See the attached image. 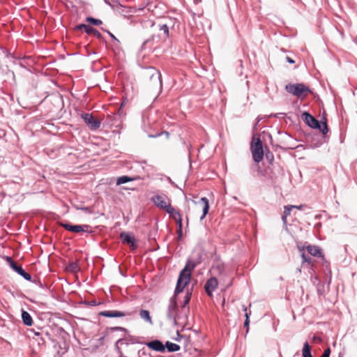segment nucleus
Wrapping results in <instances>:
<instances>
[{"label": "nucleus", "mask_w": 357, "mask_h": 357, "mask_svg": "<svg viewBox=\"0 0 357 357\" xmlns=\"http://www.w3.org/2000/svg\"><path fill=\"white\" fill-rule=\"evenodd\" d=\"M81 117L91 130H96L100 128L101 124L100 121L98 119H95L92 114L82 113Z\"/></svg>", "instance_id": "423d86ee"}, {"label": "nucleus", "mask_w": 357, "mask_h": 357, "mask_svg": "<svg viewBox=\"0 0 357 357\" xmlns=\"http://www.w3.org/2000/svg\"><path fill=\"white\" fill-rule=\"evenodd\" d=\"M38 284L41 288H43V284L40 281L38 282Z\"/></svg>", "instance_id": "a19ab883"}, {"label": "nucleus", "mask_w": 357, "mask_h": 357, "mask_svg": "<svg viewBox=\"0 0 357 357\" xmlns=\"http://www.w3.org/2000/svg\"><path fill=\"white\" fill-rule=\"evenodd\" d=\"M175 221L176 222L178 229H180V230H181L182 229V218H180Z\"/></svg>", "instance_id": "f704fd0d"}, {"label": "nucleus", "mask_w": 357, "mask_h": 357, "mask_svg": "<svg viewBox=\"0 0 357 357\" xmlns=\"http://www.w3.org/2000/svg\"><path fill=\"white\" fill-rule=\"evenodd\" d=\"M250 151L252 155L253 160L255 162L258 163L263 160L264 155L263 144L259 137L252 138L250 145Z\"/></svg>", "instance_id": "20e7f679"}, {"label": "nucleus", "mask_w": 357, "mask_h": 357, "mask_svg": "<svg viewBox=\"0 0 357 357\" xmlns=\"http://www.w3.org/2000/svg\"><path fill=\"white\" fill-rule=\"evenodd\" d=\"M243 310L245 311V317L244 326L247 328V333H248V329H249L250 319H249V314L247 312V307H245V305H243Z\"/></svg>", "instance_id": "cd10ccee"}, {"label": "nucleus", "mask_w": 357, "mask_h": 357, "mask_svg": "<svg viewBox=\"0 0 357 357\" xmlns=\"http://www.w3.org/2000/svg\"><path fill=\"white\" fill-rule=\"evenodd\" d=\"M75 29L76 30L84 29V31L87 34L93 33L97 38H99V39L102 38L101 33L97 29H96L95 28H93L89 25H86L85 24H80L77 25L75 26Z\"/></svg>", "instance_id": "f8f14e48"}, {"label": "nucleus", "mask_w": 357, "mask_h": 357, "mask_svg": "<svg viewBox=\"0 0 357 357\" xmlns=\"http://www.w3.org/2000/svg\"><path fill=\"white\" fill-rule=\"evenodd\" d=\"M109 330L111 331H123L125 333V335H127V333H128V331L126 328L121 327V326L111 327L109 328Z\"/></svg>", "instance_id": "7c9ffc66"}, {"label": "nucleus", "mask_w": 357, "mask_h": 357, "mask_svg": "<svg viewBox=\"0 0 357 357\" xmlns=\"http://www.w3.org/2000/svg\"><path fill=\"white\" fill-rule=\"evenodd\" d=\"M135 178L128 176H122L117 178L116 180V185H121L130 181H134Z\"/></svg>", "instance_id": "4be33fe9"}, {"label": "nucleus", "mask_w": 357, "mask_h": 357, "mask_svg": "<svg viewBox=\"0 0 357 357\" xmlns=\"http://www.w3.org/2000/svg\"><path fill=\"white\" fill-rule=\"evenodd\" d=\"M35 335H40V333H38H38H36H36H35Z\"/></svg>", "instance_id": "c03bdc74"}, {"label": "nucleus", "mask_w": 357, "mask_h": 357, "mask_svg": "<svg viewBox=\"0 0 357 357\" xmlns=\"http://www.w3.org/2000/svg\"><path fill=\"white\" fill-rule=\"evenodd\" d=\"M320 132H321V133L325 135L328 133V132L329 131V129L328 128V126H327V123L326 121L324 122H322L321 123V127L320 128H318Z\"/></svg>", "instance_id": "c85d7f7f"}, {"label": "nucleus", "mask_w": 357, "mask_h": 357, "mask_svg": "<svg viewBox=\"0 0 357 357\" xmlns=\"http://www.w3.org/2000/svg\"><path fill=\"white\" fill-rule=\"evenodd\" d=\"M10 56L13 59H17L16 57H15V56H13V54H10ZM17 59H20V57H18Z\"/></svg>", "instance_id": "79ce46f5"}, {"label": "nucleus", "mask_w": 357, "mask_h": 357, "mask_svg": "<svg viewBox=\"0 0 357 357\" xmlns=\"http://www.w3.org/2000/svg\"><path fill=\"white\" fill-rule=\"evenodd\" d=\"M191 292L188 291L186 295L185 296L184 301L183 302L182 307L185 308V307L189 303L191 298Z\"/></svg>", "instance_id": "c756f323"}, {"label": "nucleus", "mask_w": 357, "mask_h": 357, "mask_svg": "<svg viewBox=\"0 0 357 357\" xmlns=\"http://www.w3.org/2000/svg\"><path fill=\"white\" fill-rule=\"evenodd\" d=\"M178 234L179 238H181V236H182V229L180 230V229H178Z\"/></svg>", "instance_id": "4c0bfd02"}, {"label": "nucleus", "mask_w": 357, "mask_h": 357, "mask_svg": "<svg viewBox=\"0 0 357 357\" xmlns=\"http://www.w3.org/2000/svg\"><path fill=\"white\" fill-rule=\"evenodd\" d=\"M104 339V337H102L100 340H102Z\"/></svg>", "instance_id": "a18cd8bd"}, {"label": "nucleus", "mask_w": 357, "mask_h": 357, "mask_svg": "<svg viewBox=\"0 0 357 357\" xmlns=\"http://www.w3.org/2000/svg\"><path fill=\"white\" fill-rule=\"evenodd\" d=\"M155 73H156V75H157V77H158V79L160 81V75L159 72H156Z\"/></svg>", "instance_id": "ea45409f"}, {"label": "nucleus", "mask_w": 357, "mask_h": 357, "mask_svg": "<svg viewBox=\"0 0 357 357\" xmlns=\"http://www.w3.org/2000/svg\"><path fill=\"white\" fill-rule=\"evenodd\" d=\"M267 160L271 162L273 160V155L272 153H266V155Z\"/></svg>", "instance_id": "c9c22d12"}, {"label": "nucleus", "mask_w": 357, "mask_h": 357, "mask_svg": "<svg viewBox=\"0 0 357 357\" xmlns=\"http://www.w3.org/2000/svg\"><path fill=\"white\" fill-rule=\"evenodd\" d=\"M102 29L104 31L107 32L113 40H116L117 42H119V40L115 37V36L113 33H112L110 31H107L106 29Z\"/></svg>", "instance_id": "72a5a7b5"}, {"label": "nucleus", "mask_w": 357, "mask_h": 357, "mask_svg": "<svg viewBox=\"0 0 357 357\" xmlns=\"http://www.w3.org/2000/svg\"><path fill=\"white\" fill-rule=\"evenodd\" d=\"M218 284V280L212 277L209 278L204 284V289L208 296H212L213 292L217 288Z\"/></svg>", "instance_id": "9b49d317"}, {"label": "nucleus", "mask_w": 357, "mask_h": 357, "mask_svg": "<svg viewBox=\"0 0 357 357\" xmlns=\"http://www.w3.org/2000/svg\"><path fill=\"white\" fill-rule=\"evenodd\" d=\"M200 202L203 204V208H202L203 214L200 217V220H202L206 217V214L208 213L209 203H208V200L206 197H202L200 199Z\"/></svg>", "instance_id": "dca6fc26"}, {"label": "nucleus", "mask_w": 357, "mask_h": 357, "mask_svg": "<svg viewBox=\"0 0 357 357\" xmlns=\"http://www.w3.org/2000/svg\"><path fill=\"white\" fill-rule=\"evenodd\" d=\"M139 316L142 319L145 320L146 321L149 322V324H152L151 317L148 310H141L139 311Z\"/></svg>", "instance_id": "412c9836"}, {"label": "nucleus", "mask_w": 357, "mask_h": 357, "mask_svg": "<svg viewBox=\"0 0 357 357\" xmlns=\"http://www.w3.org/2000/svg\"><path fill=\"white\" fill-rule=\"evenodd\" d=\"M125 337L128 338V344H134L136 342V339L130 335H128V336H126Z\"/></svg>", "instance_id": "2f4dec72"}, {"label": "nucleus", "mask_w": 357, "mask_h": 357, "mask_svg": "<svg viewBox=\"0 0 357 357\" xmlns=\"http://www.w3.org/2000/svg\"><path fill=\"white\" fill-rule=\"evenodd\" d=\"M106 3L110 4L107 1H105Z\"/></svg>", "instance_id": "49530a36"}, {"label": "nucleus", "mask_w": 357, "mask_h": 357, "mask_svg": "<svg viewBox=\"0 0 357 357\" xmlns=\"http://www.w3.org/2000/svg\"><path fill=\"white\" fill-rule=\"evenodd\" d=\"M151 26L153 27L154 30L158 31V33L157 35L153 34L150 38L146 40L142 47L146 46L150 43H158L160 41L165 42L169 38V29L166 24L152 23Z\"/></svg>", "instance_id": "f03ea898"}, {"label": "nucleus", "mask_w": 357, "mask_h": 357, "mask_svg": "<svg viewBox=\"0 0 357 357\" xmlns=\"http://www.w3.org/2000/svg\"><path fill=\"white\" fill-rule=\"evenodd\" d=\"M285 89L288 93L299 98H303L305 97L307 93H311L310 89L303 83L287 84Z\"/></svg>", "instance_id": "7ed1b4c3"}, {"label": "nucleus", "mask_w": 357, "mask_h": 357, "mask_svg": "<svg viewBox=\"0 0 357 357\" xmlns=\"http://www.w3.org/2000/svg\"><path fill=\"white\" fill-rule=\"evenodd\" d=\"M120 238L123 243L128 244L130 245L132 250L137 248L136 240L133 235L127 232H122L120 234Z\"/></svg>", "instance_id": "9d476101"}, {"label": "nucleus", "mask_w": 357, "mask_h": 357, "mask_svg": "<svg viewBox=\"0 0 357 357\" xmlns=\"http://www.w3.org/2000/svg\"><path fill=\"white\" fill-rule=\"evenodd\" d=\"M100 315L105 317L116 318V317H122L130 315V313L117 311V310H107V311L101 312L100 313Z\"/></svg>", "instance_id": "ddd939ff"}, {"label": "nucleus", "mask_w": 357, "mask_h": 357, "mask_svg": "<svg viewBox=\"0 0 357 357\" xmlns=\"http://www.w3.org/2000/svg\"><path fill=\"white\" fill-rule=\"evenodd\" d=\"M299 250L301 252V257H302V259H303L302 263L303 264L307 263V264H312V259H311V257L307 256L305 254V252H303L304 251V247H303L302 248H299Z\"/></svg>", "instance_id": "b1692460"}, {"label": "nucleus", "mask_w": 357, "mask_h": 357, "mask_svg": "<svg viewBox=\"0 0 357 357\" xmlns=\"http://www.w3.org/2000/svg\"><path fill=\"white\" fill-rule=\"evenodd\" d=\"M303 207V205H299V206H295L294 205V208H298V209H301Z\"/></svg>", "instance_id": "58836bf2"}, {"label": "nucleus", "mask_w": 357, "mask_h": 357, "mask_svg": "<svg viewBox=\"0 0 357 357\" xmlns=\"http://www.w3.org/2000/svg\"><path fill=\"white\" fill-rule=\"evenodd\" d=\"M330 354H331V349L328 347L324 350V351L322 354L321 357H330Z\"/></svg>", "instance_id": "473e14b6"}, {"label": "nucleus", "mask_w": 357, "mask_h": 357, "mask_svg": "<svg viewBox=\"0 0 357 357\" xmlns=\"http://www.w3.org/2000/svg\"><path fill=\"white\" fill-rule=\"evenodd\" d=\"M61 226L63 227L65 229L74 233H79L81 231L87 232L88 229L90 228V226L88 225H73L69 223H61Z\"/></svg>", "instance_id": "1a4fd4ad"}, {"label": "nucleus", "mask_w": 357, "mask_h": 357, "mask_svg": "<svg viewBox=\"0 0 357 357\" xmlns=\"http://www.w3.org/2000/svg\"><path fill=\"white\" fill-rule=\"evenodd\" d=\"M68 270L71 272H73V273H76V272L79 271V268L78 264L77 262L70 263L68 266Z\"/></svg>", "instance_id": "bb28decb"}, {"label": "nucleus", "mask_w": 357, "mask_h": 357, "mask_svg": "<svg viewBox=\"0 0 357 357\" xmlns=\"http://www.w3.org/2000/svg\"><path fill=\"white\" fill-rule=\"evenodd\" d=\"M313 339H314V340H315L318 339V337H316V336H314V337H313ZM319 340H320V338H319Z\"/></svg>", "instance_id": "37998d69"}, {"label": "nucleus", "mask_w": 357, "mask_h": 357, "mask_svg": "<svg viewBox=\"0 0 357 357\" xmlns=\"http://www.w3.org/2000/svg\"><path fill=\"white\" fill-rule=\"evenodd\" d=\"M146 345L149 348L156 351L162 352L165 351V345L162 344L161 341L158 340L149 342L146 343Z\"/></svg>", "instance_id": "4468645a"}, {"label": "nucleus", "mask_w": 357, "mask_h": 357, "mask_svg": "<svg viewBox=\"0 0 357 357\" xmlns=\"http://www.w3.org/2000/svg\"><path fill=\"white\" fill-rule=\"evenodd\" d=\"M302 119L311 128H320L321 123L307 112L302 114Z\"/></svg>", "instance_id": "6e6552de"}, {"label": "nucleus", "mask_w": 357, "mask_h": 357, "mask_svg": "<svg viewBox=\"0 0 357 357\" xmlns=\"http://www.w3.org/2000/svg\"><path fill=\"white\" fill-rule=\"evenodd\" d=\"M22 319L24 324L26 326H31L33 324V319H32L31 316L30 315V314L28 312H26L25 310H22Z\"/></svg>", "instance_id": "f3484780"}, {"label": "nucleus", "mask_w": 357, "mask_h": 357, "mask_svg": "<svg viewBox=\"0 0 357 357\" xmlns=\"http://www.w3.org/2000/svg\"><path fill=\"white\" fill-rule=\"evenodd\" d=\"M167 197L165 195H154L151 200L154 203V204L161 208L164 209L165 212H167V210L169 209V207H171L170 203L167 201Z\"/></svg>", "instance_id": "0eeeda50"}, {"label": "nucleus", "mask_w": 357, "mask_h": 357, "mask_svg": "<svg viewBox=\"0 0 357 357\" xmlns=\"http://www.w3.org/2000/svg\"><path fill=\"white\" fill-rule=\"evenodd\" d=\"M286 61H287V62H288V63H291V64H293V63H295V61H294V59H291V57H289V56H287V57H286Z\"/></svg>", "instance_id": "e433bc0d"}, {"label": "nucleus", "mask_w": 357, "mask_h": 357, "mask_svg": "<svg viewBox=\"0 0 357 357\" xmlns=\"http://www.w3.org/2000/svg\"><path fill=\"white\" fill-rule=\"evenodd\" d=\"M165 347L169 352H175L180 349V346L178 344L170 342L169 341L166 342Z\"/></svg>", "instance_id": "aec40b11"}, {"label": "nucleus", "mask_w": 357, "mask_h": 357, "mask_svg": "<svg viewBox=\"0 0 357 357\" xmlns=\"http://www.w3.org/2000/svg\"><path fill=\"white\" fill-rule=\"evenodd\" d=\"M302 356L303 357H313L311 353V347L307 342L303 344L302 349Z\"/></svg>", "instance_id": "a211bd4d"}, {"label": "nucleus", "mask_w": 357, "mask_h": 357, "mask_svg": "<svg viewBox=\"0 0 357 357\" xmlns=\"http://www.w3.org/2000/svg\"><path fill=\"white\" fill-rule=\"evenodd\" d=\"M294 205H288L284 206V215L282 216V220L284 222L286 221L287 216L290 215L291 211L292 208H294Z\"/></svg>", "instance_id": "393cba45"}, {"label": "nucleus", "mask_w": 357, "mask_h": 357, "mask_svg": "<svg viewBox=\"0 0 357 357\" xmlns=\"http://www.w3.org/2000/svg\"><path fill=\"white\" fill-rule=\"evenodd\" d=\"M6 261L9 266L16 273H17L20 275H21L24 280L27 281L31 280V276L29 273H26L22 266L17 265V264L10 257H6Z\"/></svg>", "instance_id": "39448f33"}, {"label": "nucleus", "mask_w": 357, "mask_h": 357, "mask_svg": "<svg viewBox=\"0 0 357 357\" xmlns=\"http://www.w3.org/2000/svg\"><path fill=\"white\" fill-rule=\"evenodd\" d=\"M86 21L93 25L98 26L102 24V21L98 19L93 18L92 17H87Z\"/></svg>", "instance_id": "a878e982"}, {"label": "nucleus", "mask_w": 357, "mask_h": 357, "mask_svg": "<svg viewBox=\"0 0 357 357\" xmlns=\"http://www.w3.org/2000/svg\"><path fill=\"white\" fill-rule=\"evenodd\" d=\"M202 261V254L201 252H194L193 257L188 259L186 264L179 273L176 286L174 290V294L169 301L167 317L174 324L181 319L178 313V306L176 303V295L182 292L187 284L190 282L192 272L195 268Z\"/></svg>", "instance_id": "f257e3e1"}, {"label": "nucleus", "mask_w": 357, "mask_h": 357, "mask_svg": "<svg viewBox=\"0 0 357 357\" xmlns=\"http://www.w3.org/2000/svg\"><path fill=\"white\" fill-rule=\"evenodd\" d=\"M119 344H121V345L122 344H129L128 342V338H126L125 337L123 338H120L116 341V342L115 344V349H116L117 352L119 354H121V351L119 347Z\"/></svg>", "instance_id": "5701e85b"}, {"label": "nucleus", "mask_w": 357, "mask_h": 357, "mask_svg": "<svg viewBox=\"0 0 357 357\" xmlns=\"http://www.w3.org/2000/svg\"><path fill=\"white\" fill-rule=\"evenodd\" d=\"M167 213H168L171 218H172L174 220H178L181 217V214L176 211L174 207L171 206V207H169V209L167 210Z\"/></svg>", "instance_id": "6ab92c4d"}, {"label": "nucleus", "mask_w": 357, "mask_h": 357, "mask_svg": "<svg viewBox=\"0 0 357 357\" xmlns=\"http://www.w3.org/2000/svg\"><path fill=\"white\" fill-rule=\"evenodd\" d=\"M306 250L314 257H323L321 250L319 246L309 245L306 247Z\"/></svg>", "instance_id": "2eb2a0df"}]
</instances>
